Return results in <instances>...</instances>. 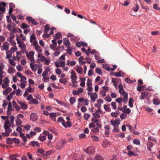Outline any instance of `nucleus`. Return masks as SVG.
Segmentation results:
<instances>
[{
  "instance_id": "obj_1",
  "label": "nucleus",
  "mask_w": 160,
  "mask_h": 160,
  "mask_svg": "<svg viewBox=\"0 0 160 160\" xmlns=\"http://www.w3.org/2000/svg\"><path fill=\"white\" fill-rule=\"evenodd\" d=\"M119 92L122 95L123 98L121 97L118 98L116 99L115 101L119 103L120 104H121L122 102H123L124 103H126L128 101V98L127 93L125 92L123 89L119 90Z\"/></svg>"
},
{
  "instance_id": "obj_54",
  "label": "nucleus",
  "mask_w": 160,
  "mask_h": 160,
  "mask_svg": "<svg viewBox=\"0 0 160 160\" xmlns=\"http://www.w3.org/2000/svg\"><path fill=\"white\" fill-rule=\"evenodd\" d=\"M138 10V6L137 4H135V7L133 8V11L134 12H137Z\"/></svg>"
},
{
  "instance_id": "obj_4",
  "label": "nucleus",
  "mask_w": 160,
  "mask_h": 160,
  "mask_svg": "<svg viewBox=\"0 0 160 160\" xmlns=\"http://www.w3.org/2000/svg\"><path fill=\"white\" fill-rule=\"evenodd\" d=\"M85 151L86 153L89 154H93L95 152L94 148L92 146L88 147Z\"/></svg>"
},
{
  "instance_id": "obj_20",
  "label": "nucleus",
  "mask_w": 160,
  "mask_h": 160,
  "mask_svg": "<svg viewBox=\"0 0 160 160\" xmlns=\"http://www.w3.org/2000/svg\"><path fill=\"white\" fill-rule=\"evenodd\" d=\"M30 42L33 44L34 42H37L36 39V37L34 34H32L30 37Z\"/></svg>"
},
{
  "instance_id": "obj_10",
  "label": "nucleus",
  "mask_w": 160,
  "mask_h": 160,
  "mask_svg": "<svg viewBox=\"0 0 160 160\" xmlns=\"http://www.w3.org/2000/svg\"><path fill=\"white\" fill-rule=\"evenodd\" d=\"M30 66L32 70L33 71H36L38 66V65L37 64H32L31 63L30 64Z\"/></svg>"
},
{
  "instance_id": "obj_39",
  "label": "nucleus",
  "mask_w": 160,
  "mask_h": 160,
  "mask_svg": "<svg viewBox=\"0 0 160 160\" xmlns=\"http://www.w3.org/2000/svg\"><path fill=\"white\" fill-rule=\"evenodd\" d=\"M46 139L45 136H40L38 137V139L41 141L43 142Z\"/></svg>"
},
{
  "instance_id": "obj_43",
  "label": "nucleus",
  "mask_w": 160,
  "mask_h": 160,
  "mask_svg": "<svg viewBox=\"0 0 160 160\" xmlns=\"http://www.w3.org/2000/svg\"><path fill=\"white\" fill-rule=\"evenodd\" d=\"M30 102H32L34 104H37L39 103L38 100L36 99L33 98L31 101H30Z\"/></svg>"
},
{
  "instance_id": "obj_47",
  "label": "nucleus",
  "mask_w": 160,
  "mask_h": 160,
  "mask_svg": "<svg viewBox=\"0 0 160 160\" xmlns=\"http://www.w3.org/2000/svg\"><path fill=\"white\" fill-rule=\"evenodd\" d=\"M125 81L128 83H131L133 82L132 80H130V79L128 78H125Z\"/></svg>"
},
{
  "instance_id": "obj_41",
  "label": "nucleus",
  "mask_w": 160,
  "mask_h": 160,
  "mask_svg": "<svg viewBox=\"0 0 160 160\" xmlns=\"http://www.w3.org/2000/svg\"><path fill=\"white\" fill-rule=\"evenodd\" d=\"M58 122H61L62 124V123H64L65 122V121L64 120L63 118L62 117H59L58 119Z\"/></svg>"
},
{
  "instance_id": "obj_11",
  "label": "nucleus",
  "mask_w": 160,
  "mask_h": 160,
  "mask_svg": "<svg viewBox=\"0 0 160 160\" xmlns=\"http://www.w3.org/2000/svg\"><path fill=\"white\" fill-rule=\"evenodd\" d=\"M6 5V3L2 2L0 3V10L2 12H5V6Z\"/></svg>"
},
{
  "instance_id": "obj_28",
  "label": "nucleus",
  "mask_w": 160,
  "mask_h": 160,
  "mask_svg": "<svg viewBox=\"0 0 160 160\" xmlns=\"http://www.w3.org/2000/svg\"><path fill=\"white\" fill-rule=\"evenodd\" d=\"M68 80V78H65L64 79H61L59 80L60 82L63 83L64 84H65L67 82Z\"/></svg>"
},
{
  "instance_id": "obj_55",
  "label": "nucleus",
  "mask_w": 160,
  "mask_h": 160,
  "mask_svg": "<svg viewBox=\"0 0 160 160\" xmlns=\"http://www.w3.org/2000/svg\"><path fill=\"white\" fill-rule=\"evenodd\" d=\"M17 69L19 71H21L23 69V67H22L20 65H18L16 67Z\"/></svg>"
},
{
  "instance_id": "obj_25",
  "label": "nucleus",
  "mask_w": 160,
  "mask_h": 160,
  "mask_svg": "<svg viewBox=\"0 0 160 160\" xmlns=\"http://www.w3.org/2000/svg\"><path fill=\"white\" fill-rule=\"evenodd\" d=\"M45 29L44 30V32L45 33H47L50 30L51 28L49 27L48 24L44 26Z\"/></svg>"
},
{
  "instance_id": "obj_16",
  "label": "nucleus",
  "mask_w": 160,
  "mask_h": 160,
  "mask_svg": "<svg viewBox=\"0 0 160 160\" xmlns=\"http://www.w3.org/2000/svg\"><path fill=\"white\" fill-rule=\"evenodd\" d=\"M148 94V92L146 91H144L142 92L141 96L140 97L141 99H143L145 98L146 97Z\"/></svg>"
},
{
  "instance_id": "obj_33",
  "label": "nucleus",
  "mask_w": 160,
  "mask_h": 160,
  "mask_svg": "<svg viewBox=\"0 0 160 160\" xmlns=\"http://www.w3.org/2000/svg\"><path fill=\"white\" fill-rule=\"evenodd\" d=\"M123 74L122 72L120 71L119 72H116L115 74V76L116 77H121L122 76V74Z\"/></svg>"
},
{
  "instance_id": "obj_24",
  "label": "nucleus",
  "mask_w": 160,
  "mask_h": 160,
  "mask_svg": "<svg viewBox=\"0 0 160 160\" xmlns=\"http://www.w3.org/2000/svg\"><path fill=\"white\" fill-rule=\"evenodd\" d=\"M21 27L22 29H24L29 28L30 27L28 24L25 23H23L22 24Z\"/></svg>"
},
{
  "instance_id": "obj_17",
  "label": "nucleus",
  "mask_w": 160,
  "mask_h": 160,
  "mask_svg": "<svg viewBox=\"0 0 160 160\" xmlns=\"http://www.w3.org/2000/svg\"><path fill=\"white\" fill-rule=\"evenodd\" d=\"M12 88L10 87H8L5 90L3 91V94L6 95H7L11 91Z\"/></svg>"
},
{
  "instance_id": "obj_26",
  "label": "nucleus",
  "mask_w": 160,
  "mask_h": 160,
  "mask_svg": "<svg viewBox=\"0 0 160 160\" xmlns=\"http://www.w3.org/2000/svg\"><path fill=\"white\" fill-rule=\"evenodd\" d=\"M15 93L14 92H12L11 93V94L8 95L7 98V99L8 101H10L13 98V95L15 94Z\"/></svg>"
},
{
  "instance_id": "obj_3",
  "label": "nucleus",
  "mask_w": 160,
  "mask_h": 160,
  "mask_svg": "<svg viewBox=\"0 0 160 160\" xmlns=\"http://www.w3.org/2000/svg\"><path fill=\"white\" fill-rule=\"evenodd\" d=\"M66 142L64 140L59 141L56 145V148L58 150H61L63 147Z\"/></svg>"
},
{
  "instance_id": "obj_58",
  "label": "nucleus",
  "mask_w": 160,
  "mask_h": 160,
  "mask_svg": "<svg viewBox=\"0 0 160 160\" xmlns=\"http://www.w3.org/2000/svg\"><path fill=\"white\" fill-rule=\"evenodd\" d=\"M9 63L13 66H15L16 64L14 61L12 59H9Z\"/></svg>"
},
{
  "instance_id": "obj_45",
  "label": "nucleus",
  "mask_w": 160,
  "mask_h": 160,
  "mask_svg": "<svg viewBox=\"0 0 160 160\" xmlns=\"http://www.w3.org/2000/svg\"><path fill=\"white\" fill-rule=\"evenodd\" d=\"M123 112L128 114L131 112V110L130 109L127 108L123 110Z\"/></svg>"
},
{
  "instance_id": "obj_64",
  "label": "nucleus",
  "mask_w": 160,
  "mask_h": 160,
  "mask_svg": "<svg viewBox=\"0 0 160 160\" xmlns=\"http://www.w3.org/2000/svg\"><path fill=\"white\" fill-rule=\"evenodd\" d=\"M56 74L60 75L62 73V71L60 69L57 68L55 70Z\"/></svg>"
},
{
  "instance_id": "obj_32",
  "label": "nucleus",
  "mask_w": 160,
  "mask_h": 160,
  "mask_svg": "<svg viewBox=\"0 0 160 160\" xmlns=\"http://www.w3.org/2000/svg\"><path fill=\"white\" fill-rule=\"evenodd\" d=\"M7 143V144L11 145L12 144L13 142V138L11 139L10 138H8L6 140Z\"/></svg>"
},
{
  "instance_id": "obj_22",
  "label": "nucleus",
  "mask_w": 160,
  "mask_h": 160,
  "mask_svg": "<svg viewBox=\"0 0 160 160\" xmlns=\"http://www.w3.org/2000/svg\"><path fill=\"white\" fill-rule=\"evenodd\" d=\"M13 106L15 108L17 111H19L20 109V107L17 104L15 101H13Z\"/></svg>"
},
{
  "instance_id": "obj_40",
  "label": "nucleus",
  "mask_w": 160,
  "mask_h": 160,
  "mask_svg": "<svg viewBox=\"0 0 160 160\" xmlns=\"http://www.w3.org/2000/svg\"><path fill=\"white\" fill-rule=\"evenodd\" d=\"M9 119L10 121V122H11V125H12L13 124H14V117L13 115H12V116H11L10 118H9Z\"/></svg>"
},
{
  "instance_id": "obj_2",
  "label": "nucleus",
  "mask_w": 160,
  "mask_h": 160,
  "mask_svg": "<svg viewBox=\"0 0 160 160\" xmlns=\"http://www.w3.org/2000/svg\"><path fill=\"white\" fill-rule=\"evenodd\" d=\"M12 125H11L9 121L7 120L4 123V128L5 129V132L6 133H10L11 132V129L10 128Z\"/></svg>"
},
{
  "instance_id": "obj_31",
  "label": "nucleus",
  "mask_w": 160,
  "mask_h": 160,
  "mask_svg": "<svg viewBox=\"0 0 160 160\" xmlns=\"http://www.w3.org/2000/svg\"><path fill=\"white\" fill-rule=\"evenodd\" d=\"M82 82L80 83V85L82 87H84L85 85V79L84 78H80Z\"/></svg>"
},
{
  "instance_id": "obj_61",
  "label": "nucleus",
  "mask_w": 160,
  "mask_h": 160,
  "mask_svg": "<svg viewBox=\"0 0 160 160\" xmlns=\"http://www.w3.org/2000/svg\"><path fill=\"white\" fill-rule=\"evenodd\" d=\"M14 70L15 69L13 67L10 68L8 70V72L10 73H12Z\"/></svg>"
},
{
  "instance_id": "obj_27",
  "label": "nucleus",
  "mask_w": 160,
  "mask_h": 160,
  "mask_svg": "<svg viewBox=\"0 0 160 160\" xmlns=\"http://www.w3.org/2000/svg\"><path fill=\"white\" fill-rule=\"evenodd\" d=\"M76 70L79 73H81L83 72V69L81 67L78 66Z\"/></svg>"
},
{
  "instance_id": "obj_30",
  "label": "nucleus",
  "mask_w": 160,
  "mask_h": 160,
  "mask_svg": "<svg viewBox=\"0 0 160 160\" xmlns=\"http://www.w3.org/2000/svg\"><path fill=\"white\" fill-rule=\"evenodd\" d=\"M26 55L27 57L28 58L31 60V61L32 62V63H34L35 61L34 60V58L33 57H31L28 55V53H26Z\"/></svg>"
},
{
  "instance_id": "obj_62",
  "label": "nucleus",
  "mask_w": 160,
  "mask_h": 160,
  "mask_svg": "<svg viewBox=\"0 0 160 160\" xmlns=\"http://www.w3.org/2000/svg\"><path fill=\"white\" fill-rule=\"evenodd\" d=\"M49 116L51 118H55V117H56L57 115L55 113H51L49 114Z\"/></svg>"
},
{
  "instance_id": "obj_38",
  "label": "nucleus",
  "mask_w": 160,
  "mask_h": 160,
  "mask_svg": "<svg viewBox=\"0 0 160 160\" xmlns=\"http://www.w3.org/2000/svg\"><path fill=\"white\" fill-rule=\"evenodd\" d=\"M26 91L28 92H33L34 91V90L33 88L29 87L26 89Z\"/></svg>"
},
{
  "instance_id": "obj_57",
  "label": "nucleus",
  "mask_w": 160,
  "mask_h": 160,
  "mask_svg": "<svg viewBox=\"0 0 160 160\" xmlns=\"http://www.w3.org/2000/svg\"><path fill=\"white\" fill-rule=\"evenodd\" d=\"M148 140H150V141H152L153 142H157V139H156L155 138H152V137L151 136H150V137H148Z\"/></svg>"
},
{
  "instance_id": "obj_9",
  "label": "nucleus",
  "mask_w": 160,
  "mask_h": 160,
  "mask_svg": "<svg viewBox=\"0 0 160 160\" xmlns=\"http://www.w3.org/2000/svg\"><path fill=\"white\" fill-rule=\"evenodd\" d=\"M76 45L78 47H80L81 46L83 47L87 46L88 45L87 43H84L81 42H77L76 43Z\"/></svg>"
},
{
  "instance_id": "obj_19",
  "label": "nucleus",
  "mask_w": 160,
  "mask_h": 160,
  "mask_svg": "<svg viewBox=\"0 0 160 160\" xmlns=\"http://www.w3.org/2000/svg\"><path fill=\"white\" fill-rule=\"evenodd\" d=\"M62 125L65 128H67L68 127H70L72 126L71 123L68 121H67L66 122H64L62 123Z\"/></svg>"
},
{
  "instance_id": "obj_59",
  "label": "nucleus",
  "mask_w": 160,
  "mask_h": 160,
  "mask_svg": "<svg viewBox=\"0 0 160 160\" xmlns=\"http://www.w3.org/2000/svg\"><path fill=\"white\" fill-rule=\"evenodd\" d=\"M117 137H120L122 138H123L125 137V134L124 133H122L119 134H117Z\"/></svg>"
},
{
  "instance_id": "obj_36",
  "label": "nucleus",
  "mask_w": 160,
  "mask_h": 160,
  "mask_svg": "<svg viewBox=\"0 0 160 160\" xmlns=\"http://www.w3.org/2000/svg\"><path fill=\"white\" fill-rule=\"evenodd\" d=\"M31 144L33 147H35L36 146L38 147V142L36 141H32L31 142Z\"/></svg>"
},
{
  "instance_id": "obj_52",
  "label": "nucleus",
  "mask_w": 160,
  "mask_h": 160,
  "mask_svg": "<svg viewBox=\"0 0 160 160\" xmlns=\"http://www.w3.org/2000/svg\"><path fill=\"white\" fill-rule=\"evenodd\" d=\"M118 112H112L111 113V115L112 116L116 118L118 115Z\"/></svg>"
},
{
  "instance_id": "obj_44",
  "label": "nucleus",
  "mask_w": 160,
  "mask_h": 160,
  "mask_svg": "<svg viewBox=\"0 0 160 160\" xmlns=\"http://www.w3.org/2000/svg\"><path fill=\"white\" fill-rule=\"evenodd\" d=\"M103 107L105 110L106 111L109 112L110 111V108L108 105L105 104L104 105Z\"/></svg>"
},
{
  "instance_id": "obj_49",
  "label": "nucleus",
  "mask_w": 160,
  "mask_h": 160,
  "mask_svg": "<svg viewBox=\"0 0 160 160\" xmlns=\"http://www.w3.org/2000/svg\"><path fill=\"white\" fill-rule=\"evenodd\" d=\"M56 45H57L52 44V45H51L50 48L51 49H52V50H53L54 51L57 50H58V48H56Z\"/></svg>"
},
{
  "instance_id": "obj_35",
  "label": "nucleus",
  "mask_w": 160,
  "mask_h": 160,
  "mask_svg": "<svg viewBox=\"0 0 160 160\" xmlns=\"http://www.w3.org/2000/svg\"><path fill=\"white\" fill-rule=\"evenodd\" d=\"M22 122V121L19 119V117L17 116V119L16 122V125H19L21 124Z\"/></svg>"
},
{
  "instance_id": "obj_51",
  "label": "nucleus",
  "mask_w": 160,
  "mask_h": 160,
  "mask_svg": "<svg viewBox=\"0 0 160 160\" xmlns=\"http://www.w3.org/2000/svg\"><path fill=\"white\" fill-rule=\"evenodd\" d=\"M153 102L155 104L158 105L160 103V101L158 99H154L153 100Z\"/></svg>"
},
{
  "instance_id": "obj_60",
  "label": "nucleus",
  "mask_w": 160,
  "mask_h": 160,
  "mask_svg": "<svg viewBox=\"0 0 160 160\" xmlns=\"http://www.w3.org/2000/svg\"><path fill=\"white\" fill-rule=\"evenodd\" d=\"M81 110L82 112H85L87 110V108L85 106H82L81 108Z\"/></svg>"
},
{
  "instance_id": "obj_15",
  "label": "nucleus",
  "mask_w": 160,
  "mask_h": 160,
  "mask_svg": "<svg viewBox=\"0 0 160 160\" xmlns=\"http://www.w3.org/2000/svg\"><path fill=\"white\" fill-rule=\"evenodd\" d=\"M98 98V95L96 92H94L93 93V95L90 97V98L91 100L94 102L95 100Z\"/></svg>"
},
{
  "instance_id": "obj_23",
  "label": "nucleus",
  "mask_w": 160,
  "mask_h": 160,
  "mask_svg": "<svg viewBox=\"0 0 160 160\" xmlns=\"http://www.w3.org/2000/svg\"><path fill=\"white\" fill-rule=\"evenodd\" d=\"M12 53L9 51H7L6 52V58L9 59L12 57Z\"/></svg>"
},
{
  "instance_id": "obj_14",
  "label": "nucleus",
  "mask_w": 160,
  "mask_h": 160,
  "mask_svg": "<svg viewBox=\"0 0 160 160\" xmlns=\"http://www.w3.org/2000/svg\"><path fill=\"white\" fill-rule=\"evenodd\" d=\"M63 41V43L68 48H70V47L69 46L70 43L68 39L67 38H65L64 39Z\"/></svg>"
},
{
  "instance_id": "obj_56",
  "label": "nucleus",
  "mask_w": 160,
  "mask_h": 160,
  "mask_svg": "<svg viewBox=\"0 0 160 160\" xmlns=\"http://www.w3.org/2000/svg\"><path fill=\"white\" fill-rule=\"evenodd\" d=\"M111 105L113 109H116L117 106L116 103L115 102H112L111 103Z\"/></svg>"
},
{
  "instance_id": "obj_6",
  "label": "nucleus",
  "mask_w": 160,
  "mask_h": 160,
  "mask_svg": "<svg viewBox=\"0 0 160 160\" xmlns=\"http://www.w3.org/2000/svg\"><path fill=\"white\" fill-rule=\"evenodd\" d=\"M110 123L114 127L117 126V125H118L120 123V119L119 118H117L115 120H112L111 121Z\"/></svg>"
},
{
  "instance_id": "obj_50",
  "label": "nucleus",
  "mask_w": 160,
  "mask_h": 160,
  "mask_svg": "<svg viewBox=\"0 0 160 160\" xmlns=\"http://www.w3.org/2000/svg\"><path fill=\"white\" fill-rule=\"evenodd\" d=\"M133 143L137 145H139L140 144V141L138 139H135L133 140Z\"/></svg>"
},
{
  "instance_id": "obj_29",
  "label": "nucleus",
  "mask_w": 160,
  "mask_h": 160,
  "mask_svg": "<svg viewBox=\"0 0 160 160\" xmlns=\"http://www.w3.org/2000/svg\"><path fill=\"white\" fill-rule=\"evenodd\" d=\"M133 99L132 98H130L129 99V105L130 107L132 108L133 106Z\"/></svg>"
},
{
  "instance_id": "obj_42",
  "label": "nucleus",
  "mask_w": 160,
  "mask_h": 160,
  "mask_svg": "<svg viewBox=\"0 0 160 160\" xmlns=\"http://www.w3.org/2000/svg\"><path fill=\"white\" fill-rule=\"evenodd\" d=\"M105 100L108 102H110L111 100L112 99L110 97L109 95L107 96L105 98Z\"/></svg>"
},
{
  "instance_id": "obj_37",
  "label": "nucleus",
  "mask_w": 160,
  "mask_h": 160,
  "mask_svg": "<svg viewBox=\"0 0 160 160\" xmlns=\"http://www.w3.org/2000/svg\"><path fill=\"white\" fill-rule=\"evenodd\" d=\"M92 115L94 117L96 118H99L100 117V115L99 113L96 112H95L93 113Z\"/></svg>"
},
{
  "instance_id": "obj_48",
  "label": "nucleus",
  "mask_w": 160,
  "mask_h": 160,
  "mask_svg": "<svg viewBox=\"0 0 160 160\" xmlns=\"http://www.w3.org/2000/svg\"><path fill=\"white\" fill-rule=\"evenodd\" d=\"M75 99L74 97H71L70 98V102L71 104H73L75 102Z\"/></svg>"
},
{
  "instance_id": "obj_12",
  "label": "nucleus",
  "mask_w": 160,
  "mask_h": 160,
  "mask_svg": "<svg viewBox=\"0 0 160 160\" xmlns=\"http://www.w3.org/2000/svg\"><path fill=\"white\" fill-rule=\"evenodd\" d=\"M17 102L21 106L22 109H26L27 108L28 106L24 102L19 101H17Z\"/></svg>"
},
{
  "instance_id": "obj_21",
  "label": "nucleus",
  "mask_w": 160,
  "mask_h": 160,
  "mask_svg": "<svg viewBox=\"0 0 160 160\" xmlns=\"http://www.w3.org/2000/svg\"><path fill=\"white\" fill-rule=\"evenodd\" d=\"M153 146V143L151 142H148L147 143V148L149 151H151L152 150L151 149V148Z\"/></svg>"
},
{
  "instance_id": "obj_8",
  "label": "nucleus",
  "mask_w": 160,
  "mask_h": 160,
  "mask_svg": "<svg viewBox=\"0 0 160 160\" xmlns=\"http://www.w3.org/2000/svg\"><path fill=\"white\" fill-rule=\"evenodd\" d=\"M38 118V116L37 114L35 113H32L30 115V119L31 120L35 121H36Z\"/></svg>"
},
{
  "instance_id": "obj_13",
  "label": "nucleus",
  "mask_w": 160,
  "mask_h": 160,
  "mask_svg": "<svg viewBox=\"0 0 160 160\" xmlns=\"http://www.w3.org/2000/svg\"><path fill=\"white\" fill-rule=\"evenodd\" d=\"M9 47V44L7 42H5L3 44V45L2 47V48L3 50H7Z\"/></svg>"
},
{
  "instance_id": "obj_63",
  "label": "nucleus",
  "mask_w": 160,
  "mask_h": 160,
  "mask_svg": "<svg viewBox=\"0 0 160 160\" xmlns=\"http://www.w3.org/2000/svg\"><path fill=\"white\" fill-rule=\"evenodd\" d=\"M101 69L99 68H97L95 69V71L96 73L100 74L101 73Z\"/></svg>"
},
{
  "instance_id": "obj_18",
  "label": "nucleus",
  "mask_w": 160,
  "mask_h": 160,
  "mask_svg": "<svg viewBox=\"0 0 160 160\" xmlns=\"http://www.w3.org/2000/svg\"><path fill=\"white\" fill-rule=\"evenodd\" d=\"M110 145V142L109 141L105 140L103 142L102 146L104 148H106L108 146Z\"/></svg>"
},
{
  "instance_id": "obj_5",
  "label": "nucleus",
  "mask_w": 160,
  "mask_h": 160,
  "mask_svg": "<svg viewBox=\"0 0 160 160\" xmlns=\"http://www.w3.org/2000/svg\"><path fill=\"white\" fill-rule=\"evenodd\" d=\"M33 45L35 46V49L37 52H42L41 48L38 45L37 42H34Z\"/></svg>"
},
{
  "instance_id": "obj_53",
  "label": "nucleus",
  "mask_w": 160,
  "mask_h": 160,
  "mask_svg": "<svg viewBox=\"0 0 160 160\" xmlns=\"http://www.w3.org/2000/svg\"><path fill=\"white\" fill-rule=\"evenodd\" d=\"M90 117V115L89 114L86 113L84 114V118L86 120H88Z\"/></svg>"
},
{
  "instance_id": "obj_7",
  "label": "nucleus",
  "mask_w": 160,
  "mask_h": 160,
  "mask_svg": "<svg viewBox=\"0 0 160 160\" xmlns=\"http://www.w3.org/2000/svg\"><path fill=\"white\" fill-rule=\"evenodd\" d=\"M72 75L71 76V78L72 80L73 83L77 82V81L75 80H76L77 79V77L76 74L75 73L74 71H72L71 72Z\"/></svg>"
},
{
  "instance_id": "obj_34",
  "label": "nucleus",
  "mask_w": 160,
  "mask_h": 160,
  "mask_svg": "<svg viewBox=\"0 0 160 160\" xmlns=\"http://www.w3.org/2000/svg\"><path fill=\"white\" fill-rule=\"evenodd\" d=\"M103 158L100 155L96 156L94 158V160H103Z\"/></svg>"
},
{
  "instance_id": "obj_46",
  "label": "nucleus",
  "mask_w": 160,
  "mask_h": 160,
  "mask_svg": "<svg viewBox=\"0 0 160 160\" xmlns=\"http://www.w3.org/2000/svg\"><path fill=\"white\" fill-rule=\"evenodd\" d=\"M102 66L103 68L108 71H110V68L107 65L105 64H103Z\"/></svg>"
}]
</instances>
